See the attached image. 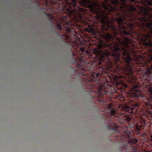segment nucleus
<instances>
[{"instance_id": "14", "label": "nucleus", "mask_w": 152, "mask_h": 152, "mask_svg": "<svg viewBox=\"0 0 152 152\" xmlns=\"http://www.w3.org/2000/svg\"><path fill=\"white\" fill-rule=\"evenodd\" d=\"M138 86H136L135 87H134V88H136V87H137Z\"/></svg>"}, {"instance_id": "3", "label": "nucleus", "mask_w": 152, "mask_h": 152, "mask_svg": "<svg viewBox=\"0 0 152 152\" xmlns=\"http://www.w3.org/2000/svg\"><path fill=\"white\" fill-rule=\"evenodd\" d=\"M88 28H85V30L86 31H88V32H92L94 31L93 26H92L88 24Z\"/></svg>"}, {"instance_id": "9", "label": "nucleus", "mask_w": 152, "mask_h": 152, "mask_svg": "<svg viewBox=\"0 0 152 152\" xmlns=\"http://www.w3.org/2000/svg\"><path fill=\"white\" fill-rule=\"evenodd\" d=\"M50 20H55V18H54V17H52V16H51V18L50 19Z\"/></svg>"}, {"instance_id": "4", "label": "nucleus", "mask_w": 152, "mask_h": 152, "mask_svg": "<svg viewBox=\"0 0 152 152\" xmlns=\"http://www.w3.org/2000/svg\"><path fill=\"white\" fill-rule=\"evenodd\" d=\"M143 125H142L141 122H139L138 123H136L135 125V129L137 131L140 130L141 129Z\"/></svg>"}, {"instance_id": "5", "label": "nucleus", "mask_w": 152, "mask_h": 152, "mask_svg": "<svg viewBox=\"0 0 152 152\" xmlns=\"http://www.w3.org/2000/svg\"><path fill=\"white\" fill-rule=\"evenodd\" d=\"M80 50L81 52L83 54H85V52L86 53L88 54L89 53V51L88 50H85V48L83 47L81 48H80Z\"/></svg>"}, {"instance_id": "7", "label": "nucleus", "mask_w": 152, "mask_h": 152, "mask_svg": "<svg viewBox=\"0 0 152 152\" xmlns=\"http://www.w3.org/2000/svg\"><path fill=\"white\" fill-rule=\"evenodd\" d=\"M60 37L62 39V40H64V41H65V40L67 38L66 36L63 35H60Z\"/></svg>"}, {"instance_id": "10", "label": "nucleus", "mask_w": 152, "mask_h": 152, "mask_svg": "<svg viewBox=\"0 0 152 152\" xmlns=\"http://www.w3.org/2000/svg\"><path fill=\"white\" fill-rule=\"evenodd\" d=\"M94 57H92V56L91 55H90L89 56V57L88 58H89V59H91V58H93Z\"/></svg>"}, {"instance_id": "11", "label": "nucleus", "mask_w": 152, "mask_h": 152, "mask_svg": "<svg viewBox=\"0 0 152 152\" xmlns=\"http://www.w3.org/2000/svg\"><path fill=\"white\" fill-rule=\"evenodd\" d=\"M71 53H72V57H73L74 56V53H73V52H71Z\"/></svg>"}, {"instance_id": "6", "label": "nucleus", "mask_w": 152, "mask_h": 152, "mask_svg": "<svg viewBox=\"0 0 152 152\" xmlns=\"http://www.w3.org/2000/svg\"><path fill=\"white\" fill-rule=\"evenodd\" d=\"M109 129L111 130H113V131H114V132H115L118 130V128L116 126H115V127L112 126L110 127V128Z\"/></svg>"}, {"instance_id": "13", "label": "nucleus", "mask_w": 152, "mask_h": 152, "mask_svg": "<svg viewBox=\"0 0 152 152\" xmlns=\"http://www.w3.org/2000/svg\"><path fill=\"white\" fill-rule=\"evenodd\" d=\"M45 1V2L46 3H47L48 2L47 1L45 0V1Z\"/></svg>"}, {"instance_id": "2", "label": "nucleus", "mask_w": 152, "mask_h": 152, "mask_svg": "<svg viewBox=\"0 0 152 152\" xmlns=\"http://www.w3.org/2000/svg\"><path fill=\"white\" fill-rule=\"evenodd\" d=\"M135 110L134 108L126 106L123 108V110L124 111V113L126 114H129L130 115H132L134 112Z\"/></svg>"}, {"instance_id": "12", "label": "nucleus", "mask_w": 152, "mask_h": 152, "mask_svg": "<svg viewBox=\"0 0 152 152\" xmlns=\"http://www.w3.org/2000/svg\"><path fill=\"white\" fill-rule=\"evenodd\" d=\"M50 1V3H52V1Z\"/></svg>"}, {"instance_id": "1", "label": "nucleus", "mask_w": 152, "mask_h": 152, "mask_svg": "<svg viewBox=\"0 0 152 152\" xmlns=\"http://www.w3.org/2000/svg\"><path fill=\"white\" fill-rule=\"evenodd\" d=\"M112 105L111 104H109L106 105V108H105L103 110H102L103 111L102 113H101L102 115H103L104 117L103 118L107 120L108 118V115H109L110 116V120H112L113 118L112 116H115L116 115V112L113 109H112Z\"/></svg>"}, {"instance_id": "8", "label": "nucleus", "mask_w": 152, "mask_h": 152, "mask_svg": "<svg viewBox=\"0 0 152 152\" xmlns=\"http://www.w3.org/2000/svg\"><path fill=\"white\" fill-rule=\"evenodd\" d=\"M132 142L133 143H135L137 142L138 141L137 140V139H134V140H132Z\"/></svg>"}]
</instances>
